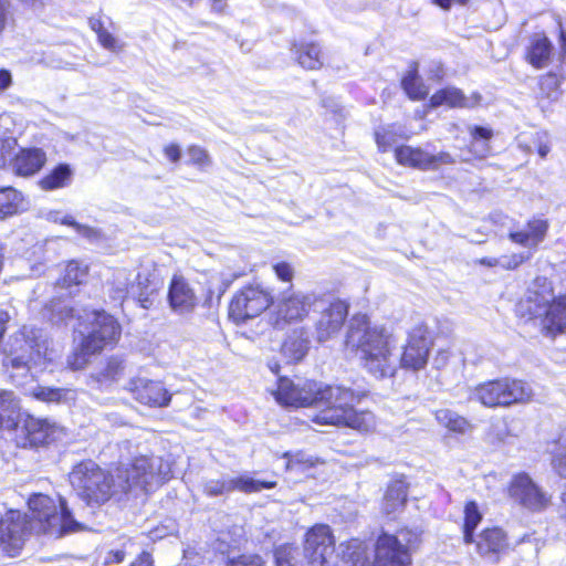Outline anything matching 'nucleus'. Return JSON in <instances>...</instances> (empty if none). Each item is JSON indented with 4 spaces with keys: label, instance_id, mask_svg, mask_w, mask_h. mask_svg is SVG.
<instances>
[{
    "label": "nucleus",
    "instance_id": "obj_1",
    "mask_svg": "<svg viewBox=\"0 0 566 566\" xmlns=\"http://www.w3.org/2000/svg\"><path fill=\"white\" fill-rule=\"evenodd\" d=\"M171 475V465L161 457L136 458L129 467L117 469V484L106 471L94 461L77 463L70 473V482L77 495L87 504H102L111 499L117 488L128 492L133 488L148 491Z\"/></svg>",
    "mask_w": 566,
    "mask_h": 566
},
{
    "label": "nucleus",
    "instance_id": "obj_2",
    "mask_svg": "<svg viewBox=\"0 0 566 566\" xmlns=\"http://www.w3.org/2000/svg\"><path fill=\"white\" fill-rule=\"evenodd\" d=\"M339 549L342 565L335 566H411V556L406 545L389 534L378 537L374 563L369 560L359 539L342 543ZM334 551L335 541L328 525L317 524L306 533L304 552L310 566H329Z\"/></svg>",
    "mask_w": 566,
    "mask_h": 566
},
{
    "label": "nucleus",
    "instance_id": "obj_3",
    "mask_svg": "<svg viewBox=\"0 0 566 566\" xmlns=\"http://www.w3.org/2000/svg\"><path fill=\"white\" fill-rule=\"evenodd\" d=\"M345 346L348 350L356 353L363 367L374 377L387 378L395 375L396 340L384 325L373 324L366 315L353 316L349 321Z\"/></svg>",
    "mask_w": 566,
    "mask_h": 566
},
{
    "label": "nucleus",
    "instance_id": "obj_4",
    "mask_svg": "<svg viewBox=\"0 0 566 566\" xmlns=\"http://www.w3.org/2000/svg\"><path fill=\"white\" fill-rule=\"evenodd\" d=\"M51 360L44 332L33 326H23L11 335L1 350L4 374L17 385H23Z\"/></svg>",
    "mask_w": 566,
    "mask_h": 566
},
{
    "label": "nucleus",
    "instance_id": "obj_5",
    "mask_svg": "<svg viewBox=\"0 0 566 566\" xmlns=\"http://www.w3.org/2000/svg\"><path fill=\"white\" fill-rule=\"evenodd\" d=\"M314 406L317 413L313 421L321 426L348 427L368 432L375 427V417L369 411H356L354 405L359 396L343 386L318 385Z\"/></svg>",
    "mask_w": 566,
    "mask_h": 566
},
{
    "label": "nucleus",
    "instance_id": "obj_6",
    "mask_svg": "<svg viewBox=\"0 0 566 566\" xmlns=\"http://www.w3.org/2000/svg\"><path fill=\"white\" fill-rule=\"evenodd\" d=\"M28 505L32 520L39 524V532L61 537L81 528L62 497H59V504H56L55 500L48 495L34 494L29 499Z\"/></svg>",
    "mask_w": 566,
    "mask_h": 566
},
{
    "label": "nucleus",
    "instance_id": "obj_7",
    "mask_svg": "<svg viewBox=\"0 0 566 566\" xmlns=\"http://www.w3.org/2000/svg\"><path fill=\"white\" fill-rule=\"evenodd\" d=\"M533 390L528 384L514 378H500L478 385L471 399L488 408L509 407L531 401Z\"/></svg>",
    "mask_w": 566,
    "mask_h": 566
},
{
    "label": "nucleus",
    "instance_id": "obj_8",
    "mask_svg": "<svg viewBox=\"0 0 566 566\" xmlns=\"http://www.w3.org/2000/svg\"><path fill=\"white\" fill-rule=\"evenodd\" d=\"M85 319L90 326L86 334L84 331L80 333L83 335V349L86 353H98L118 340L120 327L112 315L103 311H92L85 313Z\"/></svg>",
    "mask_w": 566,
    "mask_h": 566
},
{
    "label": "nucleus",
    "instance_id": "obj_9",
    "mask_svg": "<svg viewBox=\"0 0 566 566\" xmlns=\"http://www.w3.org/2000/svg\"><path fill=\"white\" fill-rule=\"evenodd\" d=\"M272 303V296L260 285H249L237 292L229 305V316L237 323L259 316Z\"/></svg>",
    "mask_w": 566,
    "mask_h": 566
},
{
    "label": "nucleus",
    "instance_id": "obj_10",
    "mask_svg": "<svg viewBox=\"0 0 566 566\" xmlns=\"http://www.w3.org/2000/svg\"><path fill=\"white\" fill-rule=\"evenodd\" d=\"M510 499L532 512H541L551 502V496L525 472L513 475L509 485Z\"/></svg>",
    "mask_w": 566,
    "mask_h": 566
},
{
    "label": "nucleus",
    "instance_id": "obj_11",
    "mask_svg": "<svg viewBox=\"0 0 566 566\" xmlns=\"http://www.w3.org/2000/svg\"><path fill=\"white\" fill-rule=\"evenodd\" d=\"M431 346L432 339L428 327L423 323H417L408 333L400 358L401 367L415 371L424 368Z\"/></svg>",
    "mask_w": 566,
    "mask_h": 566
},
{
    "label": "nucleus",
    "instance_id": "obj_12",
    "mask_svg": "<svg viewBox=\"0 0 566 566\" xmlns=\"http://www.w3.org/2000/svg\"><path fill=\"white\" fill-rule=\"evenodd\" d=\"M319 382L304 380L295 384L293 380L281 377L277 380L276 389L272 391L275 400L285 407H312L317 397Z\"/></svg>",
    "mask_w": 566,
    "mask_h": 566
},
{
    "label": "nucleus",
    "instance_id": "obj_13",
    "mask_svg": "<svg viewBox=\"0 0 566 566\" xmlns=\"http://www.w3.org/2000/svg\"><path fill=\"white\" fill-rule=\"evenodd\" d=\"M275 486V481H262L247 474L239 476L224 475L219 479H210L205 481L203 493L207 496L214 497L229 494L233 491H240L243 493H258L264 489L269 490Z\"/></svg>",
    "mask_w": 566,
    "mask_h": 566
},
{
    "label": "nucleus",
    "instance_id": "obj_14",
    "mask_svg": "<svg viewBox=\"0 0 566 566\" xmlns=\"http://www.w3.org/2000/svg\"><path fill=\"white\" fill-rule=\"evenodd\" d=\"M554 297L551 283L546 279H537L517 303L516 312L522 317L543 319Z\"/></svg>",
    "mask_w": 566,
    "mask_h": 566
},
{
    "label": "nucleus",
    "instance_id": "obj_15",
    "mask_svg": "<svg viewBox=\"0 0 566 566\" xmlns=\"http://www.w3.org/2000/svg\"><path fill=\"white\" fill-rule=\"evenodd\" d=\"M315 308H321V316L315 324L316 338L323 343L334 337L342 328L347 314L348 306L343 301H334L324 307L322 300H318Z\"/></svg>",
    "mask_w": 566,
    "mask_h": 566
},
{
    "label": "nucleus",
    "instance_id": "obj_16",
    "mask_svg": "<svg viewBox=\"0 0 566 566\" xmlns=\"http://www.w3.org/2000/svg\"><path fill=\"white\" fill-rule=\"evenodd\" d=\"M27 535V525L20 512L10 511L0 520V545L11 557L21 551Z\"/></svg>",
    "mask_w": 566,
    "mask_h": 566
},
{
    "label": "nucleus",
    "instance_id": "obj_17",
    "mask_svg": "<svg viewBox=\"0 0 566 566\" xmlns=\"http://www.w3.org/2000/svg\"><path fill=\"white\" fill-rule=\"evenodd\" d=\"M318 298L313 293L291 292L284 294L277 304V324L302 321L310 310L317 305Z\"/></svg>",
    "mask_w": 566,
    "mask_h": 566
},
{
    "label": "nucleus",
    "instance_id": "obj_18",
    "mask_svg": "<svg viewBox=\"0 0 566 566\" xmlns=\"http://www.w3.org/2000/svg\"><path fill=\"white\" fill-rule=\"evenodd\" d=\"M126 388L137 401L149 407H166L171 399L160 381L147 378H133Z\"/></svg>",
    "mask_w": 566,
    "mask_h": 566
},
{
    "label": "nucleus",
    "instance_id": "obj_19",
    "mask_svg": "<svg viewBox=\"0 0 566 566\" xmlns=\"http://www.w3.org/2000/svg\"><path fill=\"white\" fill-rule=\"evenodd\" d=\"M56 426L48 419L28 416L20 429L22 437L17 438V444L22 448H36L50 443L55 437Z\"/></svg>",
    "mask_w": 566,
    "mask_h": 566
},
{
    "label": "nucleus",
    "instance_id": "obj_20",
    "mask_svg": "<svg viewBox=\"0 0 566 566\" xmlns=\"http://www.w3.org/2000/svg\"><path fill=\"white\" fill-rule=\"evenodd\" d=\"M168 302L177 314L191 313L198 305V296L190 283L181 275L175 274L168 289Z\"/></svg>",
    "mask_w": 566,
    "mask_h": 566
},
{
    "label": "nucleus",
    "instance_id": "obj_21",
    "mask_svg": "<svg viewBox=\"0 0 566 566\" xmlns=\"http://www.w3.org/2000/svg\"><path fill=\"white\" fill-rule=\"evenodd\" d=\"M135 280L137 281L136 284L129 280L125 270L118 271L116 273V291L120 297H124L126 294L137 295L140 306L149 308L153 304L151 295L154 289L148 291V277L142 273L136 274Z\"/></svg>",
    "mask_w": 566,
    "mask_h": 566
},
{
    "label": "nucleus",
    "instance_id": "obj_22",
    "mask_svg": "<svg viewBox=\"0 0 566 566\" xmlns=\"http://www.w3.org/2000/svg\"><path fill=\"white\" fill-rule=\"evenodd\" d=\"M548 221L539 218H533L526 223L525 229L511 231L509 239L527 249L536 250L542 243L548 231Z\"/></svg>",
    "mask_w": 566,
    "mask_h": 566
},
{
    "label": "nucleus",
    "instance_id": "obj_23",
    "mask_svg": "<svg viewBox=\"0 0 566 566\" xmlns=\"http://www.w3.org/2000/svg\"><path fill=\"white\" fill-rule=\"evenodd\" d=\"M507 547L504 532L499 527L484 530L476 542L478 553L493 562L497 560L501 554Z\"/></svg>",
    "mask_w": 566,
    "mask_h": 566
},
{
    "label": "nucleus",
    "instance_id": "obj_24",
    "mask_svg": "<svg viewBox=\"0 0 566 566\" xmlns=\"http://www.w3.org/2000/svg\"><path fill=\"white\" fill-rule=\"evenodd\" d=\"M542 326L552 336L566 331V296L554 297L542 319Z\"/></svg>",
    "mask_w": 566,
    "mask_h": 566
},
{
    "label": "nucleus",
    "instance_id": "obj_25",
    "mask_svg": "<svg viewBox=\"0 0 566 566\" xmlns=\"http://www.w3.org/2000/svg\"><path fill=\"white\" fill-rule=\"evenodd\" d=\"M46 161L45 153L40 148L22 149L13 160L17 175L28 177L38 172Z\"/></svg>",
    "mask_w": 566,
    "mask_h": 566
},
{
    "label": "nucleus",
    "instance_id": "obj_26",
    "mask_svg": "<svg viewBox=\"0 0 566 566\" xmlns=\"http://www.w3.org/2000/svg\"><path fill=\"white\" fill-rule=\"evenodd\" d=\"M553 45L543 33H535L526 49V60L536 69L548 65L552 56Z\"/></svg>",
    "mask_w": 566,
    "mask_h": 566
},
{
    "label": "nucleus",
    "instance_id": "obj_27",
    "mask_svg": "<svg viewBox=\"0 0 566 566\" xmlns=\"http://www.w3.org/2000/svg\"><path fill=\"white\" fill-rule=\"evenodd\" d=\"M19 421L20 405L14 394L9 390H0V429L17 430Z\"/></svg>",
    "mask_w": 566,
    "mask_h": 566
},
{
    "label": "nucleus",
    "instance_id": "obj_28",
    "mask_svg": "<svg viewBox=\"0 0 566 566\" xmlns=\"http://www.w3.org/2000/svg\"><path fill=\"white\" fill-rule=\"evenodd\" d=\"M32 396L46 403L71 405L76 400L77 394L72 388L36 386L32 389Z\"/></svg>",
    "mask_w": 566,
    "mask_h": 566
},
{
    "label": "nucleus",
    "instance_id": "obj_29",
    "mask_svg": "<svg viewBox=\"0 0 566 566\" xmlns=\"http://www.w3.org/2000/svg\"><path fill=\"white\" fill-rule=\"evenodd\" d=\"M407 495V484L403 481L397 480L390 483L384 497L385 513L391 515L399 512L406 504Z\"/></svg>",
    "mask_w": 566,
    "mask_h": 566
},
{
    "label": "nucleus",
    "instance_id": "obj_30",
    "mask_svg": "<svg viewBox=\"0 0 566 566\" xmlns=\"http://www.w3.org/2000/svg\"><path fill=\"white\" fill-rule=\"evenodd\" d=\"M73 170L67 164H60L45 175L39 185L45 191L65 188L71 184Z\"/></svg>",
    "mask_w": 566,
    "mask_h": 566
},
{
    "label": "nucleus",
    "instance_id": "obj_31",
    "mask_svg": "<svg viewBox=\"0 0 566 566\" xmlns=\"http://www.w3.org/2000/svg\"><path fill=\"white\" fill-rule=\"evenodd\" d=\"M395 157L400 165L428 170L429 153L421 148L400 146L395 148Z\"/></svg>",
    "mask_w": 566,
    "mask_h": 566
},
{
    "label": "nucleus",
    "instance_id": "obj_32",
    "mask_svg": "<svg viewBox=\"0 0 566 566\" xmlns=\"http://www.w3.org/2000/svg\"><path fill=\"white\" fill-rule=\"evenodd\" d=\"M124 369L125 365L120 358L111 357L106 361L105 367L101 371L92 375L91 378L99 388H104L117 381L123 376Z\"/></svg>",
    "mask_w": 566,
    "mask_h": 566
},
{
    "label": "nucleus",
    "instance_id": "obj_33",
    "mask_svg": "<svg viewBox=\"0 0 566 566\" xmlns=\"http://www.w3.org/2000/svg\"><path fill=\"white\" fill-rule=\"evenodd\" d=\"M430 105L432 107L441 105H448L450 107H467L469 106V101L461 90L457 87H446L436 92L430 97Z\"/></svg>",
    "mask_w": 566,
    "mask_h": 566
},
{
    "label": "nucleus",
    "instance_id": "obj_34",
    "mask_svg": "<svg viewBox=\"0 0 566 566\" xmlns=\"http://www.w3.org/2000/svg\"><path fill=\"white\" fill-rule=\"evenodd\" d=\"M24 208L23 195L12 187L0 189V218L14 214Z\"/></svg>",
    "mask_w": 566,
    "mask_h": 566
},
{
    "label": "nucleus",
    "instance_id": "obj_35",
    "mask_svg": "<svg viewBox=\"0 0 566 566\" xmlns=\"http://www.w3.org/2000/svg\"><path fill=\"white\" fill-rule=\"evenodd\" d=\"M437 421L448 430L455 433H465L470 430L469 421L450 409H439L436 411Z\"/></svg>",
    "mask_w": 566,
    "mask_h": 566
},
{
    "label": "nucleus",
    "instance_id": "obj_36",
    "mask_svg": "<svg viewBox=\"0 0 566 566\" xmlns=\"http://www.w3.org/2000/svg\"><path fill=\"white\" fill-rule=\"evenodd\" d=\"M46 219L49 221L71 226L75 229V231L81 234L82 237L93 241L97 240L99 238V231L91 228L88 226L81 224L76 222L72 216L69 214H62L60 211H50L46 214Z\"/></svg>",
    "mask_w": 566,
    "mask_h": 566
},
{
    "label": "nucleus",
    "instance_id": "obj_37",
    "mask_svg": "<svg viewBox=\"0 0 566 566\" xmlns=\"http://www.w3.org/2000/svg\"><path fill=\"white\" fill-rule=\"evenodd\" d=\"M401 85L405 92L408 94V96L412 99H422L429 93L428 87L423 84V82L418 75V69L416 64L408 72V74L403 76Z\"/></svg>",
    "mask_w": 566,
    "mask_h": 566
},
{
    "label": "nucleus",
    "instance_id": "obj_38",
    "mask_svg": "<svg viewBox=\"0 0 566 566\" xmlns=\"http://www.w3.org/2000/svg\"><path fill=\"white\" fill-rule=\"evenodd\" d=\"M296 57L298 63L308 70H316L321 67V49L318 45L314 43H308L301 45L298 50H296Z\"/></svg>",
    "mask_w": 566,
    "mask_h": 566
},
{
    "label": "nucleus",
    "instance_id": "obj_39",
    "mask_svg": "<svg viewBox=\"0 0 566 566\" xmlns=\"http://www.w3.org/2000/svg\"><path fill=\"white\" fill-rule=\"evenodd\" d=\"M87 276V266L78 263L77 261H70L64 270L62 279L59 284L62 287H71L72 285L82 284Z\"/></svg>",
    "mask_w": 566,
    "mask_h": 566
},
{
    "label": "nucleus",
    "instance_id": "obj_40",
    "mask_svg": "<svg viewBox=\"0 0 566 566\" xmlns=\"http://www.w3.org/2000/svg\"><path fill=\"white\" fill-rule=\"evenodd\" d=\"M482 515L475 502H469L464 507L463 536L467 544L474 542L473 533L480 524Z\"/></svg>",
    "mask_w": 566,
    "mask_h": 566
},
{
    "label": "nucleus",
    "instance_id": "obj_41",
    "mask_svg": "<svg viewBox=\"0 0 566 566\" xmlns=\"http://www.w3.org/2000/svg\"><path fill=\"white\" fill-rule=\"evenodd\" d=\"M551 453L554 470L566 478V431L562 432L558 440L553 443Z\"/></svg>",
    "mask_w": 566,
    "mask_h": 566
},
{
    "label": "nucleus",
    "instance_id": "obj_42",
    "mask_svg": "<svg viewBox=\"0 0 566 566\" xmlns=\"http://www.w3.org/2000/svg\"><path fill=\"white\" fill-rule=\"evenodd\" d=\"M471 135L473 137L471 144L472 151L479 157H484L489 153L488 142L492 136V132L489 128L475 126Z\"/></svg>",
    "mask_w": 566,
    "mask_h": 566
},
{
    "label": "nucleus",
    "instance_id": "obj_43",
    "mask_svg": "<svg viewBox=\"0 0 566 566\" xmlns=\"http://www.w3.org/2000/svg\"><path fill=\"white\" fill-rule=\"evenodd\" d=\"M284 458L286 459V470L290 471L295 470L303 472L314 465L313 457L302 451L295 453L286 452Z\"/></svg>",
    "mask_w": 566,
    "mask_h": 566
},
{
    "label": "nucleus",
    "instance_id": "obj_44",
    "mask_svg": "<svg viewBox=\"0 0 566 566\" xmlns=\"http://www.w3.org/2000/svg\"><path fill=\"white\" fill-rule=\"evenodd\" d=\"M50 319L54 324H67L69 319L74 317V308L65 301L52 302L50 305Z\"/></svg>",
    "mask_w": 566,
    "mask_h": 566
},
{
    "label": "nucleus",
    "instance_id": "obj_45",
    "mask_svg": "<svg viewBox=\"0 0 566 566\" xmlns=\"http://www.w3.org/2000/svg\"><path fill=\"white\" fill-rule=\"evenodd\" d=\"M135 544L127 539L124 542L122 548L112 549L106 556V564H120L124 562L126 555H132L134 553Z\"/></svg>",
    "mask_w": 566,
    "mask_h": 566
},
{
    "label": "nucleus",
    "instance_id": "obj_46",
    "mask_svg": "<svg viewBox=\"0 0 566 566\" xmlns=\"http://www.w3.org/2000/svg\"><path fill=\"white\" fill-rule=\"evenodd\" d=\"M295 554V547L291 545L280 546L274 553L276 566H295L293 563Z\"/></svg>",
    "mask_w": 566,
    "mask_h": 566
},
{
    "label": "nucleus",
    "instance_id": "obj_47",
    "mask_svg": "<svg viewBox=\"0 0 566 566\" xmlns=\"http://www.w3.org/2000/svg\"><path fill=\"white\" fill-rule=\"evenodd\" d=\"M532 253L522 252V253H513L511 255L501 256L502 269L504 270H515L521 264L530 260Z\"/></svg>",
    "mask_w": 566,
    "mask_h": 566
},
{
    "label": "nucleus",
    "instance_id": "obj_48",
    "mask_svg": "<svg viewBox=\"0 0 566 566\" xmlns=\"http://www.w3.org/2000/svg\"><path fill=\"white\" fill-rule=\"evenodd\" d=\"M187 155L189 157L190 163L197 165L201 168H205L210 165V158L208 153L198 146H190L187 149Z\"/></svg>",
    "mask_w": 566,
    "mask_h": 566
},
{
    "label": "nucleus",
    "instance_id": "obj_49",
    "mask_svg": "<svg viewBox=\"0 0 566 566\" xmlns=\"http://www.w3.org/2000/svg\"><path fill=\"white\" fill-rule=\"evenodd\" d=\"M533 143L539 157L543 159L546 158L552 146L548 134L546 132H536L534 134Z\"/></svg>",
    "mask_w": 566,
    "mask_h": 566
},
{
    "label": "nucleus",
    "instance_id": "obj_50",
    "mask_svg": "<svg viewBox=\"0 0 566 566\" xmlns=\"http://www.w3.org/2000/svg\"><path fill=\"white\" fill-rule=\"evenodd\" d=\"M454 163L453 157L447 151H441L436 155L429 153L428 170H437L442 166L452 165Z\"/></svg>",
    "mask_w": 566,
    "mask_h": 566
},
{
    "label": "nucleus",
    "instance_id": "obj_51",
    "mask_svg": "<svg viewBox=\"0 0 566 566\" xmlns=\"http://www.w3.org/2000/svg\"><path fill=\"white\" fill-rule=\"evenodd\" d=\"M395 136L390 129L381 128L376 132V143L381 151H388L395 144Z\"/></svg>",
    "mask_w": 566,
    "mask_h": 566
},
{
    "label": "nucleus",
    "instance_id": "obj_52",
    "mask_svg": "<svg viewBox=\"0 0 566 566\" xmlns=\"http://www.w3.org/2000/svg\"><path fill=\"white\" fill-rule=\"evenodd\" d=\"M227 566H265V563L259 555H241L230 559Z\"/></svg>",
    "mask_w": 566,
    "mask_h": 566
},
{
    "label": "nucleus",
    "instance_id": "obj_53",
    "mask_svg": "<svg viewBox=\"0 0 566 566\" xmlns=\"http://www.w3.org/2000/svg\"><path fill=\"white\" fill-rule=\"evenodd\" d=\"M94 353H86L83 349V342L81 343V350L78 353H74L72 356L67 358V364L73 370H80L83 369L87 361L88 356L93 355Z\"/></svg>",
    "mask_w": 566,
    "mask_h": 566
},
{
    "label": "nucleus",
    "instance_id": "obj_54",
    "mask_svg": "<svg viewBox=\"0 0 566 566\" xmlns=\"http://www.w3.org/2000/svg\"><path fill=\"white\" fill-rule=\"evenodd\" d=\"M284 353H292V358L294 360H300L306 354V345L303 342L298 340H286L283 344Z\"/></svg>",
    "mask_w": 566,
    "mask_h": 566
},
{
    "label": "nucleus",
    "instance_id": "obj_55",
    "mask_svg": "<svg viewBox=\"0 0 566 566\" xmlns=\"http://www.w3.org/2000/svg\"><path fill=\"white\" fill-rule=\"evenodd\" d=\"M98 41L99 43L109 51H116L117 49V40L105 29H98Z\"/></svg>",
    "mask_w": 566,
    "mask_h": 566
},
{
    "label": "nucleus",
    "instance_id": "obj_56",
    "mask_svg": "<svg viewBox=\"0 0 566 566\" xmlns=\"http://www.w3.org/2000/svg\"><path fill=\"white\" fill-rule=\"evenodd\" d=\"M275 274L284 282H290L293 277V270L290 264L285 262L277 263L273 266Z\"/></svg>",
    "mask_w": 566,
    "mask_h": 566
},
{
    "label": "nucleus",
    "instance_id": "obj_57",
    "mask_svg": "<svg viewBox=\"0 0 566 566\" xmlns=\"http://www.w3.org/2000/svg\"><path fill=\"white\" fill-rule=\"evenodd\" d=\"M10 17L9 1L0 0V33L4 30Z\"/></svg>",
    "mask_w": 566,
    "mask_h": 566
},
{
    "label": "nucleus",
    "instance_id": "obj_58",
    "mask_svg": "<svg viewBox=\"0 0 566 566\" xmlns=\"http://www.w3.org/2000/svg\"><path fill=\"white\" fill-rule=\"evenodd\" d=\"M165 155L172 163H176L180 159L181 151L178 145L171 144L165 147Z\"/></svg>",
    "mask_w": 566,
    "mask_h": 566
},
{
    "label": "nucleus",
    "instance_id": "obj_59",
    "mask_svg": "<svg viewBox=\"0 0 566 566\" xmlns=\"http://www.w3.org/2000/svg\"><path fill=\"white\" fill-rule=\"evenodd\" d=\"M130 566H153V559L149 553L143 552Z\"/></svg>",
    "mask_w": 566,
    "mask_h": 566
},
{
    "label": "nucleus",
    "instance_id": "obj_60",
    "mask_svg": "<svg viewBox=\"0 0 566 566\" xmlns=\"http://www.w3.org/2000/svg\"><path fill=\"white\" fill-rule=\"evenodd\" d=\"M476 263L481 264V265H484V266H488V268H501L502 269V263H501V256L500 258H481L476 261Z\"/></svg>",
    "mask_w": 566,
    "mask_h": 566
},
{
    "label": "nucleus",
    "instance_id": "obj_61",
    "mask_svg": "<svg viewBox=\"0 0 566 566\" xmlns=\"http://www.w3.org/2000/svg\"><path fill=\"white\" fill-rule=\"evenodd\" d=\"M12 83L11 74L7 70H0V91H4Z\"/></svg>",
    "mask_w": 566,
    "mask_h": 566
},
{
    "label": "nucleus",
    "instance_id": "obj_62",
    "mask_svg": "<svg viewBox=\"0 0 566 566\" xmlns=\"http://www.w3.org/2000/svg\"><path fill=\"white\" fill-rule=\"evenodd\" d=\"M436 4L443 9H449L453 3L464 4L468 0H433Z\"/></svg>",
    "mask_w": 566,
    "mask_h": 566
},
{
    "label": "nucleus",
    "instance_id": "obj_63",
    "mask_svg": "<svg viewBox=\"0 0 566 566\" xmlns=\"http://www.w3.org/2000/svg\"><path fill=\"white\" fill-rule=\"evenodd\" d=\"M227 7L226 0H212L211 9L216 12H223Z\"/></svg>",
    "mask_w": 566,
    "mask_h": 566
},
{
    "label": "nucleus",
    "instance_id": "obj_64",
    "mask_svg": "<svg viewBox=\"0 0 566 566\" xmlns=\"http://www.w3.org/2000/svg\"><path fill=\"white\" fill-rule=\"evenodd\" d=\"M541 86L542 88H544L545 86L557 87V80L554 75H548L542 81Z\"/></svg>",
    "mask_w": 566,
    "mask_h": 566
}]
</instances>
